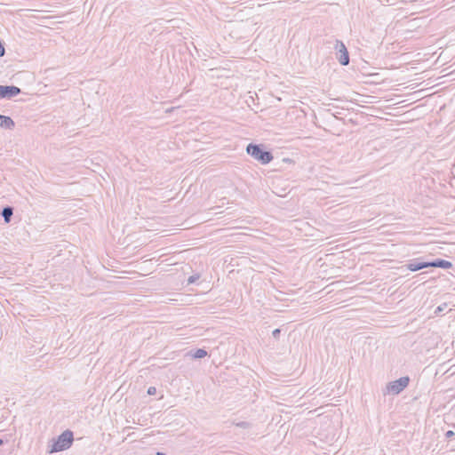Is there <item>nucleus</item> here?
<instances>
[{"label":"nucleus","mask_w":455,"mask_h":455,"mask_svg":"<svg viewBox=\"0 0 455 455\" xmlns=\"http://www.w3.org/2000/svg\"><path fill=\"white\" fill-rule=\"evenodd\" d=\"M407 268L412 272L429 267L428 261H419V259H413L406 265Z\"/></svg>","instance_id":"6"},{"label":"nucleus","mask_w":455,"mask_h":455,"mask_svg":"<svg viewBox=\"0 0 455 455\" xmlns=\"http://www.w3.org/2000/svg\"><path fill=\"white\" fill-rule=\"evenodd\" d=\"M148 394L149 395H154L156 394V388L155 387H149L148 389Z\"/></svg>","instance_id":"13"},{"label":"nucleus","mask_w":455,"mask_h":455,"mask_svg":"<svg viewBox=\"0 0 455 455\" xmlns=\"http://www.w3.org/2000/svg\"><path fill=\"white\" fill-rule=\"evenodd\" d=\"M4 443V441L0 439V446Z\"/></svg>","instance_id":"19"},{"label":"nucleus","mask_w":455,"mask_h":455,"mask_svg":"<svg viewBox=\"0 0 455 455\" xmlns=\"http://www.w3.org/2000/svg\"><path fill=\"white\" fill-rule=\"evenodd\" d=\"M5 53V50H4V47L3 45V44L0 42V57H3Z\"/></svg>","instance_id":"16"},{"label":"nucleus","mask_w":455,"mask_h":455,"mask_svg":"<svg viewBox=\"0 0 455 455\" xmlns=\"http://www.w3.org/2000/svg\"><path fill=\"white\" fill-rule=\"evenodd\" d=\"M21 92L15 85H0V99H12Z\"/></svg>","instance_id":"4"},{"label":"nucleus","mask_w":455,"mask_h":455,"mask_svg":"<svg viewBox=\"0 0 455 455\" xmlns=\"http://www.w3.org/2000/svg\"><path fill=\"white\" fill-rule=\"evenodd\" d=\"M453 435H455V433H454L453 431H451V430L447 431V432H446V434H445V436H446L447 438H451V437H452Z\"/></svg>","instance_id":"17"},{"label":"nucleus","mask_w":455,"mask_h":455,"mask_svg":"<svg viewBox=\"0 0 455 455\" xmlns=\"http://www.w3.org/2000/svg\"><path fill=\"white\" fill-rule=\"evenodd\" d=\"M74 441L73 432L69 429L62 432L56 440H53V443L50 448L49 452H59L68 449Z\"/></svg>","instance_id":"1"},{"label":"nucleus","mask_w":455,"mask_h":455,"mask_svg":"<svg viewBox=\"0 0 455 455\" xmlns=\"http://www.w3.org/2000/svg\"><path fill=\"white\" fill-rule=\"evenodd\" d=\"M280 332H281L280 329H275L273 331L272 335L275 339H278Z\"/></svg>","instance_id":"15"},{"label":"nucleus","mask_w":455,"mask_h":455,"mask_svg":"<svg viewBox=\"0 0 455 455\" xmlns=\"http://www.w3.org/2000/svg\"><path fill=\"white\" fill-rule=\"evenodd\" d=\"M199 278H200L199 275H193L189 276L188 279V284H192V283H196Z\"/></svg>","instance_id":"12"},{"label":"nucleus","mask_w":455,"mask_h":455,"mask_svg":"<svg viewBox=\"0 0 455 455\" xmlns=\"http://www.w3.org/2000/svg\"><path fill=\"white\" fill-rule=\"evenodd\" d=\"M409 383L410 378L408 376L401 377L395 381L389 382L387 386V390L389 394L398 395L408 387Z\"/></svg>","instance_id":"3"},{"label":"nucleus","mask_w":455,"mask_h":455,"mask_svg":"<svg viewBox=\"0 0 455 455\" xmlns=\"http://www.w3.org/2000/svg\"><path fill=\"white\" fill-rule=\"evenodd\" d=\"M283 161L285 162H291V160L289 158H284Z\"/></svg>","instance_id":"18"},{"label":"nucleus","mask_w":455,"mask_h":455,"mask_svg":"<svg viewBox=\"0 0 455 455\" xmlns=\"http://www.w3.org/2000/svg\"><path fill=\"white\" fill-rule=\"evenodd\" d=\"M187 355L190 356L194 359H201L207 355V351L203 348H198L196 350H191L188 353H187Z\"/></svg>","instance_id":"9"},{"label":"nucleus","mask_w":455,"mask_h":455,"mask_svg":"<svg viewBox=\"0 0 455 455\" xmlns=\"http://www.w3.org/2000/svg\"><path fill=\"white\" fill-rule=\"evenodd\" d=\"M335 49L340 52V55L338 57L339 63L343 66L347 65L349 63V55L343 42L336 40Z\"/></svg>","instance_id":"5"},{"label":"nucleus","mask_w":455,"mask_h":455,"mask_svg":"<svg viewBox=\"0 0 455 455\" xmlns=\"http://www.w3.org/2000/svg\"><path fill=\"white\" fill-rule=\"evenodd\" d=\"M13 214V208L11 206H5L3 208L1 215L4 220L5 223H9L11 221V218Z\"/></svg>","instance_id":"10"},{"label":"nucleus","mask_w":455,"mask_h":455,"mask_svg":"<svg viewBox=\"0 0 455 455\" xmlns=\"http://www.w3.org/2000/svg\"><path fill=\"white\" fill-rule=\"evenodd\" d=\"M429 267H440L443 269H449L452 267V263L451 261L437 259L433 261H428Z\"/></svg>","instance_id":"7"},{"label":"nucleus","mask_w":455,"mask_h":455,"mask_svg":"<svg viewBox=\"0 0 455 455\" xmlns=\"http://www.w3.org/2000/svg\"><path fill=\"white\" fill-rule=\"evenodd\" d=\"M246 152L262 164H267L273 159L272 153L270 151L264 150L261 145L250 143L246 148Z\"/></svg>","instance_id":"2"},{"label":"nucleus","mask_w":455,"mask_h":455,"mask_svg":"<svg viewBox=\"0 0 455 455\" xmlns=\"http://www.w3.org/2000/svg\"><path fill=\"white\" fill-rule=\"evenodd\" d=\"M0 127L12 130L15 127V123L10 116L0 115Z\"/></svg>","instance_id":"8"},{"label":"nucleus","mask_w":455,"mask_h":455,"mask_svg":"<svg viewBox=\"0 0 455 455\" xmlns=\"http://www.w3.org/2000/svg\"><path fill=\"white\" fill-rule=\"evenodd\" d=\"M236 426L243 427V428H246L249 427V423L246 421H241V422L237 423Z\"/></svg>","instance_id":"14"},{"label":"nucleus","mask_w":455,"mask_h":455,"mask_svg":"<svg viewBox=\"0 0 455 455\" xmlns=\"http://www.w3.org/2000/svg\"><path fill=\"white\" fill-rule=\"evenodd\" d=\"M451 303L443 302L435 308L434 313H440L444 310H447V313H453L455 308L451 307Z\"/></svg>","instance_id":"11"}]
</instances>
